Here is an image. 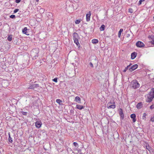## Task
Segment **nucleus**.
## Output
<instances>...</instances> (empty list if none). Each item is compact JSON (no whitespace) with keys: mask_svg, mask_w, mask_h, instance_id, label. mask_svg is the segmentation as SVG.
Instances as JSON below:
<instances>
[{"mask_svg":"<svg viewBox=\"0 0 154 154\" xmlns=\"http://www.w3.org/2000/svg\"><path fill=\"white\" fill-rule=\"evenodd\" d=\"M151 90L152 91L150 92L147 95V98L146 100L147 102H151L154 97V88H152Z\"/></svg>","mask_w":154,"mask_h":154,"instance_id":"f257e3e1","label":"nucleus"},{"mask_svg":"<svg viewBox=\"0 0 154 154\" xmlns=\"http://www.w3.org/2000/svg\"><path fill=\"white\" fill-rule=\"evenodd\" d=\"M39 50L38 49H34L32 50L31 51V56L32 57L33 59H36L38 56Z\"/></svg>","mask_w":154,"mask_h":154,"instance_id":"f03ea898","label":"nucleus"},{"mask_svg":"<svg viewBox=\"0 0 154 154\" xmlns=\"http://www.w3.org/2000/svg\"><path fill=\"white\" fill-rule=\"evenodd\" d=\"M131 85L133 88L136 89L140 87V85L137 80H134L131 82Z\"/></svg>","mask_w":154,"mask_h":154,"instance_id":"7ed1b4c3","label":"nucleus"},{"mask_svg":"<svg viewBox=\"0 0 154 154\" xmlns=\"http://www.w3.org/2000/svg\"><path fill=\"white\" fill-rule=\"evenodd\" d=\"M73 37L74 43L77 46H79V42L78 39L79 37L78 34L76 32H74L73 34Z\"/></svg>","mask_w":154,"mask_h":154,"instance_id":"20e7f679","label":"nucleus"},{"mask_svg":"<svg viewBox=\"0 0 154 154\" xmlns=\"http://www.w3.org/2000/svg\"><path fill=\"white\" fill-rule=\"evenodd\" d=\"M136 46L139 48H142L144 47L145 45L141 42L138 41L136 44Z\"/></svg>","mask_w":154,"mask_h":154,"instance_id":"39448f33","label":"nucleus"},{"mask_svg":"<svg viewBox=\"0 0 154 154\" xmlns=\"http://www.w3.org/2000/svg\"><path fill=\"white\" fill-rule=\"evenodd\" d=\"M39 87V85L36 84H33L32 85H31L29 87V88L30 89H32L34 90L35 88H38Z\"/></svg>","mask_w":154,"mask_h":154,"instance_id":"423d86ee","label":"nucleus"},{"mask_svg":"<svg viewBox=\"0 0 154 154\" xmlns=\"http://www.w3.org/2000/svg\"><path fill=\"white\" fill-rule=\"evenodd\" d=\"M119 114L120 116L121 119L123 120L124 119V115L122 108H120L119 109Z\"/></svg>","mask_w":154,"mask_h":154,"instance_id":"0eeeda50","label":"nucleus"},{"mask_svg":"<svg viewBox=\"0 0 154 154\" xmlns=\"http://www.w3.org/2000/svg\"><path fill=\"white\" fill-rule=\"evenodd\" d=\"M138 65L137 64L133 65L131 67L129 68V70L130 72H132L134 70L136 69L138 67Z\"/></svg>","mask_w":154,"mask_h":154,"instance_id":"6e6552de","label":"nucleus"},{"mask_svg":"<svg viewBox=\"0 0 154 154\" xmlns=\"http://www.w3.org/2000/svg\"><path fill=\"white\" fill-rule=\"evenodd\" d=\"M42 125V122L40 121H37L35 122V125L37 128H40Z\"/></svg>","mask_w":154,"mask_h":154,"instance_id":"1a4fd4ad","label":"nucleus"},{"mask_svg":"<svg viewBox=\"0 0 154 154\" xmlns=\"http://www.w3.org/2000/svg\"><path fill=\"white\" fill-rule=\"evenodd\" d=\"M91 15V12L89 11L88 14L86 15V19L87 21H89L90 20V16Z\"/></svg>","mask_w":154,"mask_h":154,"instance_id":"9d476101","label":"nucleus"},{"mask_svg":"<svg viewBox=\"0 0 154 154\" xmlns=\"http://www.w3.org/2000/svg\"><path fill=\"white\" fill-rule=\"evenodd\" d=\"M146 148L150 152L153 151V149L148 144H146Z\"/></svg>","mask_w":154,"mask_h":154,"instance_id":"9b49d317","label":"nucleus"},{"mask_svg":"<svg viewBox=\"0 0 154 154\" xmlns=\"http://www.w3.org/2000/svg\"><path fill=\"white\" fill-rule=\"evenodd\" d=\"M130 117L131 119H133V121L134 122L136 121V115L135 114H132L131 115Z\"/></svg>","mask_w":154,"mask_h":154,"instance_id":"f8f14e48","label":"nucleus"},{"mask_svg":"<svg viewBox=\"0 0 154 154\" xmlns=\"http://www.w3.org/2000/svg\"><path fill=\"white\" fill-rule=\"evenodd\" d=\"M137 53L135 52H133L131 53V59H134L136 57Z\"/></svg>","mask_w":154,"mask_h":154,"instance_id":"ddd939ff","label":"nucleus"},{"mask_svg":"<svg viewBox=\"0 0 154 154\" xmlns=\"http://www.w3.org/2000/svg\"><path fill=\"white\" fill-rule=\"evenodd\" d=\"M85 106L80 105H76V108L79 109L81 110L84 108Z\"/></svg>","mask_w":154,"mask_h":154,"instance_id":"4468645a","label":"nucleus"},{"mask_svg":"<svg viewBox=\"0 0 154 154\" xmlns=\"http://www.w3.org/2000/svg\"><path fill=\"white\" fill-rule=\"evenodd\" d=\"M142 103L140 102L137 104V107L138 109H140L142 107Z\"/></svg>","mask_w":154,"mask_h":154,"instance_id":"2eb2a0df","label":"nucleus"},{"mask_svg":"<svg viewBox=\"0 0 154 154\" xmlns=\"http://www.w3.org/2000/svg\"><path fill=\"white\" fill-rule=\"evenodd\" d=\"M75 100L76 102H78L79 103H80L81 102L80 98L78 96H76L75 98Z\"/></svg>","mask_w":154,"mask_h":154,"instance_id":"dca6fc26","label":"nucleus"},{"mask_svg":"<svg viewBox=\"0 0 154 154\" xmlns=\"http://www.w3.org/2000/svg\"><path fill=\"white\" fill-rule=\"evenodd\" d=\"M27 27H25L22 30L23 33L24 34H25L26 35H28L27 34Z\"/></svg>","mask_w":154,"mask_h":154,"instance_id":"f3484780","label":"nucleus"},{"mask_svg":"<svg viewBox=\"0 0 154 154\" xmlns=\"http://www.w3.org/2000/svg\"><path fill=\"white\" fill-rule=\"evenodd\" d=\"M92 42L93 44H96L98 42V41L97 39H94L92 40Z\"/></svg>","mask_w":154,"mask_h":154,"instance_id":"a211bd4d","label":"nucleus"},{"mask_svg":"<svg viewBox=\"0 0 154 154\" xmlns=\"http://www.w3.org/2000/svg\"><path fill=\"white\" fill-rule=\"evenodd\" d=\"M56 102L57 103H58L60 105L62 104V103H61L62 102V101L60 99H57L56 100Z\"/></svg>","mask_w":154,"mask_h":154,"instance_id":"6ab92c4d","label":"nucleus"},{"mask_svg":"<svg viewBox=\"0 0 154 154\" xmlns=\"http://www.w3.org/2000/svg\"><path fill=\"white\" fill-rule=\"evenodd\" d=\"M123 29H121L119 32H118V37L119 38H120V37H121V33L123 32Z\"/></svg>","mask_w":154,"mask_h":154,"instance_id":"aec40b11","label":"nucleus"},{"mask_svg":"<svg viewBox=\"0 0 154 154\" xmlns=\"http://www.w3.org/2000/svg\"><path fill=\"white\" fill-rule=\"evenodd\" d=\"M8 135H9V138H8L9 141L11 143H12L13 142V140H12V138L10 136V135L9 133Z\"/></svg>","mask_w":154,"mask_h":154,"instance_id":"412c9836","label":"nucleus"},{"mask_svg":"<svg viewBox=\"0 0 154 154\" xmlns=\"http://www.w3.org/2000/svg\"><path fill=\"white\" fill-rule=\"evenodd\" d=\"M105 25H101V26H100V29L101 31H103L105 29Z\"/></svg>","mask_w":154,"mask_h":154,"instance_id":"4be33fe9","label":"nucleus"},{"mask_svg":"<svg viewBox=\"0 0 154 154\" xmlns=\"http://www.w3.org/2000/svg\"><path fill=\"white\" fill-rule=\"evenodd\" d=\"M116 107V105H111L109 106L108 107V109H110V108H112V109H114Z\"/></svg>","mask_w":154,"mask_h":154,"instance_id":"5701e85b","label":"nucleus"},{"mask_svg":"<svg viewBox=\"0 0 154 154\" xmlns=\"http://www.w3.org/2000/svg\"><path fill=\"white\" fill-rule=\"evenodd\" d=\"M7 39L9 41V42L11 41L12 39V35H11L10 36H9L8 37Z\"/></svg>","mask_w":154,"mask_h":154,"instance_id":"b1692460","label":"nucleus"},{"mask_svg":"<svg viewBox=\"0 0 154 154\" xmlns=\"http://www.w3.org/2000/svg\"><path fill=\"white\" fill-rule=\"evenodd\" d=\"M130 65H129L128 66L126 67L125 69L123 70V72H125L126 71L128 70L129 67L130 66Z\"/></svg>","mask_w":154,"mask_h":154,"instance_id":"393cba45","label":"nucleus"},{"mask_svg":"<svg viewBox=\"0 0 154 154\" xmlns=\"http://www.w3.org/2000/svg\"><path fill=\"white\" fill-rule=\"evenodd\" d=\"M80 22H81V21H80V20H76L75 21V23L76 24H79L80 23Z\"/></svg>","mask_w":154,"mask_h":154,"instance_id":"a878e982","label":"nucleus"},{"mask_svg":"<svg viewBox=\"0 0 154 154\" xmlns=\"http://www.w3.org/2000/svg\"><path fill=\"white\" fill-rule=\"evenodd\" d=\"M21 112L22 113V114L24 116H26L27 114V112H24L23 111H22Z\"/></svg>","mask_w":154,"mask_h":154,"instance_id":"bb28decb","label":"nucleus"},{"mask_svg":"<svg viewBox=\"0 0 154 154\" xmlns=\"http://www.w3.org/2000/svg\"><path fill=\"white\" fill-rule=\"evenodd\" d=\"M146 113H144L143 114V115L142 116V119L145 120L146 119Z\"/></svg>","mask_w":154,"mask_h":154,"instance_id":"cd10ccee","label":"nucleus"},{"mask_svg":"<svg viewBox=\"0 0 154 154\" xmlns=\"http://www.w3.org/2000/svg\"><path fill=\"white\" fill-rule=\"evenodd\" d=\"M10 17L12 19H14L15 18V16L14 15H11L10 16Z\"/></svg>","mask_w":154,"mask_h":154,"instance_id":"c85d7f7f","label":"nucleus"},{"mask_svg":"<svg viewBox=\"0 0 154 154\" xmlns=\"http://www.w3.org/2000/svg\"><path fill=\"white\" fill-rule=\"evenodd\" d=\"M149 38H151L152 40L154 39V36L153 35L149 36Z\"/></svg>","mask_w":154,"mask_h":154,"instance_id":"c756f323","label":"nucleus"},{"mask_svg":"<svg viewBox=\"0 0 154 154\" xmlns=\"http://www.w3.org/2000/svg\"><path fill=\"white\" fill-rule=\"evenodd\" d=\"M52 80L55 82H57V78H55Z\"/></svg>","mask_w":154,"mask_h":154,"instance_id":"7c9ffc66","label":"nucleus"},{"mask_svg":"<svg viewBox=\"0 0 154 154\" xmlns=\"http://www.w3.org/2000/svg\"><path fill=\"white\" fill-rule=\"evenodd\" d=\"M73 145L75 147H77V146H78V143H77L76 142H74L73 143Z\"/></svg>","mask_w":154,"mask_h":154,"instance_id":"2f4dec72","label":"nucleus"},{"mask_svg":"<svg viewBox=\"0 0 154 154\" xmlns=\"http://www.w3.org/2000/svg\"><path fill=\"white\" fill-rule=\"evenodd\" d=\"M19 11V9H15L14 11V13H15Z\"/></svg>","mask_w":154,"mask_h":154,"instance_id":"473e14b6","label":"nucleus"},{"mask_svg":"<svg viewBox=\"0 0 154 154\" xmlns=\"http://www.w3.org/2000/svg\"><path fill=\"white\" fill-rule=\"evenodd\" d=\"M129 12L130 13H132L133 12V11L132 9L131 8L129 9Z\"/></svg>","mask_w":154,"mask_h":154,"instance_id":"72a5a7b5","label":"nucleus"},{"mask_svg":"<svg viewBox=\"0 0 154 154\" xmlns=\"http://www.w3.org/2000/svg\"><path fill=\"white\" fill-rule=\"evenodd\" d=\"M151 121L154 122V116L151 118Z\"/></svg>","mask_w":154,"mask_h":154,"instance_id":"f704fd0d","label":"nucleus"},{"mask_svg":"<svg viewBox=\"0 0 154 154\" xmlns=\"http://www.w3.org/2000/svg\"><path fill=\"white\" fill-rule=\"evenodd\" d=\"M150 109H152L154 108V105H152L150 107Z\"/></svg>","mask_w":154,"mask_h":154,"instance_id":"c9c22d12","label":"nucleus"},{"mask_svg":"<svg viewBox=\"0 0 154 154\" xmlns=\"http://www.w3.org/2000/svg\"><path fill=\"white\" fill-rule=\"evenodd\" d=\"M144 1V0H140V1H139V5H141V3H142V2L143 1Z\"/></svg>","mask_w":154,"mask_h":154,"instance_id":"e433bc0d","label":"nucleus"},{"mask_svg":"<svg viewBox=\"0 0 154 154\" xmlns=\"http://www.w3.org/2000/svg\"><path fill=\"white\" fill-rule=\"evenodd\" d=\"M20 2V0H15V2L17 3H19Z\"/></svg>","mask_w":154,"mask_h":154,"instance_id":"4c0bfd02","label":"nucleus"},{"mask_svg":"<svg viewBox=\"0 0 154 154\" xmlns=\"http://www.w3.org/2000/svg\"><path fill=\"white\" fill-rule=\"evenodd\" d=\"M89 65L91 67H93V66L92 63L90 62L89 63Z\"/></svg>","mask_w":154,"mask_h":154,"instance_id":"58836bf2","label":"nucleus"},{"mask_svg":"<svg viewBox=\"0 0 154 154\" xmlns=\"http://www.w3.org/2000/svg\"><path fill=\"white\" fill-rule=\"evenodd\" d=\"M151 43L152 44L154 45V39L152 40L151 41Z\"/></svg>","mask_w":154,"mask_h":154,"instance_id":"ea45409f","label":"nucleus"},{"mask_svg":"<svg viewBox=\"0 0 154 154\" xmlns=\"http://www.w3.org/2000/svg\"><path fill=\"white\" fill-rule=\"evenodd\" d=\"M130 34H127V35H126V37L127 38H128L130 37Z\"/></svg>","mask_w":154,"mask_h":154,"instance_id":"a19ab883","label":"nucleus"},{"mask_svg":"<svg viewBox=\"0 0 154 154\" xmlns=\"http://www.w3.org/2000/svg\"><path fill=\"white\" fill-rule=\"evenodd\" d=\"M36 1L37 2H38L39 1V0H36Z\"/></svg>","mask_w":154,"mask_h":154,"instance_id":"79ce46f5","label":"nucleus"},{"mask_svg":"<svg viewBox=\"0 0 154 154\" xmlns=\"http://www.w3.org/2000/svg\"><path fill=\"white\" fill-rule=\"evenodd\" d=\"M69 150H71V149L70 148H69Z\"/></svg>","mask_w":154,"mask_h":154,"instance_id":"37998d69","label":"nucleus"},{"mask_svg":"<svg viewBox=\"0 0 154 154\" xmlns=\"http://www.w3.org/2000/svg\"><path fill=\"white\" fill-rule=\"evenodd\" d=\"M68 148L67 149V151H68Z\"/></svg>","mask_w":154,"mask_h":154,"instance_id":"c03bdc74","label":"nucleus"}]
</instances>
